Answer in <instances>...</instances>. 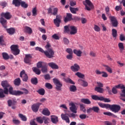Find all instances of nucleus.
I'll return each instance as SVG.
<instances>
[{
    "mask_svg": "<svg viewBox=\"0 0 125 125\" xmlns=\"http://www.w3.org/2000/svg\"><path fill=\"white\" fill-rule=\"evenodd\" d=\"M1 16H2V17H4V18H5V19H7V20H9L12 17L10 13L9 12L2 13L1 14Z\"/></svg>",
    "mask_w": 125,
    "mask_h": 125,
    "instance_id": "obj_15",
    "label": "nucleus"
},
{
    "mask_svg": "<svg viewBox=\"0 0 125 125\" xmlns=\"http://www.w3.org/2000/svg\"><path fill=\"white\" fill-rule=\"evenodd\" d=\"M51 121L52 122H53V124L57 123V122H58V117L54 115H52L51 116Z\"/></svg>",
    "mask_w": 125,
    "mask_h": 125,
    "instance_id": "obj_25",
    "label": "nucleus"
},
{
    "mask_svg": "<svg viewBox=\"0 0 125 125\" xmlns=\"http://www.w3.org/2000/svg\"><path fill=\"white\" fill-rule=\"evenodd\" d=\"M25 29L27 33H28V34H32V33H33V30H32V28H31L30 27L26 26L25 27Z\"/></svg>",
    "mask_w": 125,
    "mask_h": 125,
    "instance_id": "obj_42",
    "label": "nucleus"
},
{
    "mask_svg": "<svg viewBox=\"0 0 125 125\" xmlns=\"http://www.w3.org/2000/svg\"><path fill=\"white\" fill-rule=\"evenodd\" d=\"M20 118H21V120H22L23 122H26L27 121V117L24 116L23 114H20L19 115Z\"/></svg>",
    "mask_w": 125,
    "mask_h": 125,
    "instance_id": "obj_45",
    "label": "nucleus"
},
{
    "mask_svg": "<svg viewBox=\"0 0 125 125\" xmlns=\"http://www.w3.org/2000/svg\"><path fill=\"white\" fill-rule=\"evenodd\" d=\"M37 92L40 95H44V93H45V90L43 88H40L37 90Z\"/></svg>",
    "mask_w": 125,
    "mask_h": 125,
    "instance_id": "obj_35",
    "label": "nucleus"
},
{
    "mask_svg": "<svg viewBox=\"0 0 125 125\" xmlns=\"http://www.w3.org/2000/svg\"><path fill=\"white\" fill-rule=\"evenodd\" d=\"M60 22H61V20L60 19L58 18V16H56V19L54 20V23L56 25L57 27H59L60 25Z\"/></svg>",
    "mask_w": 125,
    "mask_h": 125,
    "instance_id": "obj_19",
    "label": "nucleus"
},
{
    "mask_svg": "<svg viewBox=\"0 0 125 125\" xmlns=\"http://www.w3.org/2000/svg\"><path fill=\"white\" fill-rule=\"evenodd\" d=\"M53 82L56 85V89L57 90H61V88L63 86V84L61 82H60V81H59L57 78H54L53 79Z\"/></svg>",
    "mask_w": 125,
    "mask_h": 125,
    "instance_id": "obj_6",
    "label": "nucleus"
},
{
    "mask_svg": "<svg viewBox=\"0 0 125 125\" xmlns=\"http://www.w3.org/2000/svg\"><path fill=\"white\" fill-rule=\"evenodd\" d=\"M66 51L67 53H69V54H73V50L71 48H67Z\"/></svg>",
    "mask_w": 125,
    "mask_h": 125,
    "instance_id": "obj_64",
    "label": "nucleus"
},
{
    "mask_svg": "<svg viewBox=\"0 0 125 125\" xmlns=\"http://www.w3.org/2000/svg\"><path fill=\"white\" fill-rule=\"evenodd\" d=\"M49 67H51L52 69H59V67H58V65L57 64H55L54 62H50L48 63Z\"/></svg>",
    "mask_w": 125,
    "mask_h": 125,
    "instance_id": "obj_20",
    "label": "nucleus"
},
{
    "mask_svg": "<svg viewBox=\"0 0 125 125\" xmlns=\"http://www.w3.org/2000/svg\"><path fill=\"white\" fill-rule=\"evenodd\" d=\"M118 46L120 50V52H123V50L125 49V47L124 46V43L120 42L118 44Z\"/></svg>",
    "mask_w": 125,
    "mask_h": 125,
    "instance_id": "obj_38",
    "label": "nucleus"
},
{
    "mask_svg": "<svg viewBox=\"0 0 125 125\" xmlns=\"http://www.w3.org/2000/svg\"><path fill=\"white\" fill-rule=\"evenodd\" d=\"M13 4H14L15 6H20L21 2L19 0H13Z\"/></svg>",
    "mask_w": 125,
    "mask_h": 125,
    "instance_id": "obj_34",
    "label": "nucleus"
},
{
    "mask_svg": "<svg viewBox=\"0 0 125 125\" xmlns=\"http://www.w3.org/2000/svg\"><path fill=\"white\" fill-rule=\"evenodd\" d=\"M91 98L93 100H96V101L100 100V101H101L103 100V97H99L97 95H92Z\"/></svg>",
    "mask_w": 125,
    "mask_h": 125,
    "instance_id": "obj_21",
    "label": "nucleus"
},
{
    "mask_svg": "<svg viewBox=\"0 0 125 125\" xmlns=\"http://www.w3.org/2000/svg\"><path fill=\"white\" fill-rule=\"evenodd\" d=\"M64 82L68 83H71V84H75V82L71 80L70 78L64 79Z\"/></svg>",
    "mask_w": 125,
    "mask_h": 125,
    "instance_id": "obj_40",
    "label": "nucleus"
},
{
    "mask_svg": "<svg viewBox=\"0 0 125 125\" xmlns=\"http://www.w3.org/2000/svg\"><path fill=\"white\" fill-rule=\"evenodd\" d=\"M103 66L104 67L105 70L108 72V73H110V74H112L113 73V70H112V68L110 67L108 65L104 64Z\"/></svg>",
    "mask_w": 125,
    "mask_h": 125,
    "instance_id": "obj_29",
    "label": "nucleus"
},
{
    "mask_svg": "<svg viewBox=\"0 0 125 125\" xmlns=\"http://www.w3.org/2000/svg\"><path fill=\"white\" fill-rule=\"evenodd\" d=\"M57 12H58V9L57 8H54L52 12L53 15H56Z\"/></svg>",
    "mask_w": 125,
    "mask_h": 125,
    "instance_id": "obj_56",
    "label": "nucleus"
},
{
    "mask_svg": "<svg viewBox=\"0 0 125 125\" xmlns=\"http://www.w3.org/2000/svg\"><path fill=\"white\" fill-rule=\"evenodd\" d=\"M36 121L39 124H42V123H43V117H37L36 118Z\"/></svg>",
    "mask_w": 125,
    "mask_h": 125,
    "instance_id": "obj_44",
    "label": "nucleus"
},
{
    "mask_svg": "<svg viewBox=\"0 0 125 125\" xmlns=\"http://www.w3.org/2000/svg\"><path fill=\"white\" fill-rule=\"evenodd\" d=\"M104 114L106 116H109L113 117V118H117V115H114V114L110 112H104Z\"/></svg>",
    "mask_w": 125,
    "mask_h": 125,
    "instance_id": "obj_32",
    "label": "nucleus"
},
{
    "mask_svg": "<svg viewBox=\"0 0 125 125\" xmlns=\"http://www.w3.org/2000/svg\"><path fill=\"white\" fill-rule=\"evenodd\" d=\"M1 85L4 88V90L2 89H0V98H3L5 96L4 94H8V91L9 92V88L12 87L6 81H2L1 82ZM3 92L4 94H3Z\"/></svg>",
    "mask_w": 125,
    "mask_h": 125,
    "instance_id": "obj_1",
    "label": "nucleus"
},
{
    "mask_svg": "<svg viewBox=\"0 0 125 125\" xmlns=\"http://www.w3.org/2000/svg\"><path fill=\"white\" fill-rule=\"evenodd\" d=\"M0 22L5 29L7 28V21L6 20L4 19L3 18H1L0 19Z\"/></svg>",
    "mask_w": 125,
    "mask_h": 125,
    "instance_id": "obj_16",
    "label": "nucleus"
},
{
    "mask_svg": "<svg viewBox=\"0 0 125 125\" xmlns=\"http://www.w3.org/2000/svg\"><path fill=\"white\" fill-rule=\"evenodd\" d=\"M42 105V103H38L36 104H33L31 106V108L33 112L37 113V111H39V109L40 108V106Z\"/></svg>",
    "mask_w": 125,
    "mask_h": 125,
    "instance_id": "obj_10",
    "label": "nucleus"
},
{
    "mask_svg": "<svg viewBox=\"0 0 125 125\" xmlns=\"http://www.w3.org/2000/svg\"><path fill=\"white\" fill-rule=\"evenodd\" d=\"M13 123L15 124V125H20V121L18 120L14 119L13 120Z\"/></svg>",
    "mask_w": 125,
    "mask_h": 125,
    "instance_id": "obj_61",
    "label": "nucleus"
},
{
    "mask_svg": "<svg viewBox=\"0 0 125 125\" xmlns=\"http://www.w3.org/2000/svg\"><path fill=\"white\" fill-rule=\"evenodd\" d=\"M43 121H44V124H48L49 119L45 117H43Z\"/></svg>",
    "mask_w": 125,
    "mask_h": 125,
    "instance_id": "obj_59",
    "label": "nucleus"
},
{
    "mask_svg": "<svg viewBox=\"0 0 125 125\" xmlns=\"http://www.w3.org/2000/svg\"><path fill=\"white\" fill-rule=\"evenodd\" d=\"M70 34L71 35H75V34H77V27L74 26H70Z\"/></svg>",
    "mask_w": 125,
    "mask_h": 125,
    "instance_id": "obj_18",
    "label": "nucleus"
},
{
    "mask_svg": "<svg viewBox=\"0 0 125 125\" xmlns=\"http://www.w3.org/2000/svg\"><path fill=\"white\" fill-rule=\"evenodd\" d=\"M14 83L15 85H20V83H21V80L20 78H18L14 80Z\"/></svg>",
    "mask_w": 125,
    "mask_h": 125,
    "instance_id": "obj_31",
    "label": "nucleus"
},
{
    "mask_svg": "<svg viewBox=\"0 0 125 125\" xmlns=\"http://www.w3.org/2000/svg\"><path fill=\"white\" fill-rule=\"evenodd\" d=\"M80 110L81 111H83V113H85V112H86V109H85V107H84L83 104H80Z\"/></svg>",
    "mask_w": 125,
    "mask_h": 125,
    "instance_id": "obj_50",
    "label": "nucleus"
},
{
    "mask_svg": "<svg viewBox=\"0 0 125 125\" xmlns=\"http://www.w3.org/2000/svg\"><path fill=\"white\" fill-rule=\"evenodd\" d=\"M23 92L19 90H13V88L12 87H10L9 88V93L12 94V95H16V96H19L20 95H22L23 94H28L29 93V91L25 88L22 89Z\"/></svg>",
    "mask_w": 125,
    "mask_h": 125,
    "instance_id": "obj_3",
    "label": "nucleus"
},
{
    "mask_svg": "<svg viewBox=\"0 0 125 125\" xmlns=\"http://www.w3.org/2000/svg\"><path fill=\"white\" fill-rule=\"evenodd\" d=\"M92 109L94 112H95V113H99V111H100V109L98 106H93L92 107Z\"/></svg>",
    "mask_w": 125,
    "mask_h": 125,
    "instance_id": "obj_49",
    "label": "nucleus"
},
{
    "mask_svg": "<svg viewBox=\"0 0 125 125\" xmlns=\"http://www.w3.org/2000/svg\"><path fill=\"white\" fill-rule=\"evenodd\" d=\"M39 30L40 32H41V33H42V34H45V33H46L45 29L42 27H39Z\"/></svg>",
    "mask_w": 125,
    "mask_h": 125,
    "instance_id": "obj_60",
    "label": "nucleus"
},
{
    "mask_svg": "<svg viewBox=\"0 0 125 125\" xmlns=\"http://www.w3.org/2000/svg\"><path fill=\"white\" fill-rule=\"evenodd\" d=\"M76 76H77L78 78H80V79H83L84 78V75L82 74L80 72H77L75 74Z\"/></svg>",
    "mask_w": 125,
    "mask_h": 125,
    "instance_id": "obj_43",
    "label": "nucleus"
},
{
    "mask_svg": "<svg viewBox=\"0 0 125 125\" xmlns=\"http://www.w3.org/2000/svg\"><path fill=\"white\" fill-rule=\"evenodd\" d=\"M42 114H43V115H44L45 116H49V115H50V111L48 110V109L45 108L43 109L42 111Z\"/></svg>",
    "mask_w": 125,
    "mask_h": 125,
    "instance_id": "obj_28",
    "label": "nucleus"
},
{
    "mask_svg": "<svg viewBox=\"0 0 125 125\" xmlns=\"http://www.w3.org/2000/svg\"><path fill=\"white\" fill-rule=\"evenodd\" d=\"M20 77L22 78L23 82H27L28 81V75L25 73V70H24L21 72Z\"/></svg>",
    "mask_w": 125,
    "mask_h": 125,
    "instance_id": "obj_9",
    "label": "nucleus"
},
{
    "mask_svg": "<svg viewBox=\"0 0 125 125\" xmlns=\"http://www.w3.org/2000/svg\"><path fill=\"white\" fill-rule=\"evenodd\" d=\"M68 116H69V115L67 114H62L61 117L62 120L65 121L66 123L70 124V119H69V117Z\"/></svg>",
    "mask_w": 125,
    "mask_h": 125,
    "instance_id": "obj_13",
    "label": "nucleus"
},
{
    "mask_svg": "<svg viewBox=\"0 0 125 125\" xmlns=\"http://www.w3.org/2000/svg\"><path fill=\"white\" fill-rule=\"evenodd\" d=\"M95 91L99 92V93H102L103 92V88L100 87H96L95 88Z\"/></svg>",
    "mask_w": 125,
    "mask_h": 125,
    "instance_id": "obj_41",
    "label": "nucleus"
},
{
    "mask_svg": "<svg viewBox=\"0 0 125 125\" xmlns=\"http://www.w3.org/2000/svg\"><path fill=\"white\" fill-rule=\"evenodd\" d=\"M31 83L33 84H38V79L37 78H32L31 79Z\"/></svg>",
    "mask_w": 125,
    "mask_h": 125,
    "instance_id": "obj_48",
    "label": "nucleus"
},
{
    "mask_svg": "<svg viewBox=\"0 0 125 125\" xmlns=\"http://www.w3.org/2000/svg\"><path fill=\"white\" fill-rule=\"evenodd\" d=\"M77 90V87L74 85H72L70 87V91H72V92H75Z\"/></svg>",
    "mask_w": 125,
    "mask_h": 125,
    "instance_id": "obj_47",
    "label": "nucleus"
},
{
    "mask_svg": "<svg viewBox=\"0 0 125 125\" xmlns=\"http://www.w3.org/2000/svg\"><path fill=\"white\" fill-rule=\"evenodd\" d=\"M98 105L101 108H105L106 109H109V106L110 104H103V103H99Z\"/></svg>",
    "mask_w": 125,
    "mask_h": 125,
    "instance_id": "obj_23",
    "label": "nucleus"
},
{
    "mask_svg": "<svg viewBox=\"0 0 125 125\" xmlns=\"http://www.w3.org/2000/svg\"><path fill=\"white\" fill-rule=\"evenodd\" d=\"M73 52L74 54H76L77 56H79V57H81V56H82V54L83 53V52H82V51L77 49L73 50Z\"/></svg>",
    "mask_w": 125,
    "mask_h": 125,
    "instance_id": "obj_24",
    "label": "nucleus"
},
{
    "mask_svg": "<svg viewBox=\"0 0 125 125\" xmlns=\"http://www.w3.org/2000/svg\"><path fill=\"white\" fill-rule=\"evenodd\" d=\"M109 18L111 21L112 26H113V27H118V21H117V19L112 16L109 17Z\"/></svg>",
    "mask_w": 125,
    "mask_h": 125,
    "instance_id": "obj_11",
    "label": "nucleus"
},
{
    "mask_svg": "<svg viewBox=\"0 0 125 125\" xmlns=\"http://www.w3.org/2000/svg\"><path fill=\"white\" fill-rule=\"evenodd\" d=\"M32 70L36 75H41V70L37 67H33Z\"/></svg>",
    "mask_w": 125,
    "mask_h": 125,
    "instance_id": "obj_33",
    "label": "nucleus"
},
{
    "mask_svg": "<svg viewBox=\"0 0 125 125\" xmlns=\"http://www.w3.org/2000/svg\"><path fill=\"white\" fill-rule=\"evenodd\" d=\"M120 40L121 41V42H124V41H125V36L124 35V34H121L120 35Z\"/></svg>",
    "mask_w": 125,
    "mask_h": 125,
    "instance_id": "obj_63",
    "label": "nucleus"
},
{
    "mask_svg": "<svg viewBox=\"0 0 125 125\" xmlns=\"http://www.w3.org/2000/svg\"><path fill=\"white\" fill-rule=\"evenodd\" d=\"M11 49L14 55H18L20 53V50L18 49V45H12L11 46Z\"/></svg>",
    "mask_w": 125,
    "mask_h": 125,
    "instance_id": "obj_7",
    "label": "nucleus"
},
{
    "mask_svg": "<svg viewBox=\"0 0 125 125\" xmlns=\"http://www.w3.org/2000/svg\"><path fill=\"white\" fill-rule=\"evenodd\" d=\"M31 59H32V55L30 54H26L25 55V57L24 59V62L26 64H29V63L31 62Z\"/></svg>",
    "mask_w": 125,
    "mask_h": 125,
    "instance_id": "obj_12",
    "label": "nucleus"
},
{
    "mask_svg": "<svg viewBox=\"0 0 125 125\" xmlns=\"http://www.w3.org/2000/svg\"><path fill=\"white\" fill-rule=\"evenodd\" d=\"M45 86L46 88H48V89H52L53 86L50 83H46L45 84Z\"/></svg>",
    "mask_w": 125,
    "mask_h": 125,
    "instance_id": "obj_46",
    "label": "nucleus"
},
{
    "mask_svg": "<svg viewBox=\"0 0 125 125\" xmlns=\"http://www.w3.org/2000/svg\"><path fill=\"white\" fill-rule=\"evenodd\" d=\"M70 68L73 72H78V71L80 70V65L75 63L73 65L71 66Z\"/></svg>",
    "mask_w": 125,
    "mask_h": 125,
    "instance_id": "obj_14",
    "label": "nucleus"
},
{
    "mask_svg": "<svg viewBox=\"0 0 125 125\" xmlns=\"http://www.w3.org/2000/svg\"><path fill=\"white\" fill-rule=\"evenodd\" d=\"M81 102L84 103V104H87V105L91 104V102H90L88 99H82Z\"/></svg>",
    "mask_w": 125,
    "mask_h": 125,
    "instance_id": "obj_27",
    "label": "nucleus"
},
{
    "mask_svg": "<svg viewBox=\"0 0 125 125\" xmlns=\"http://www.w3.org/2000/svg\"><path fill=\"white\" fill-rule=\"evenodd\" d=\"M102 77H103V78H107L108 74L107 73V72L102 71Z\"/></svg>",
    "mask_w": 125,
    "mask_h": 125,
    "instance_id": "obj_57",
    "label": "nucleus"
},
{
    "mask_svg": "<svg viewBox=\"0 0 125 125\" xmlns=\"http://www.w3.org/2000/svg\"><path fill=\"white\" fill-rule=\"evenodd\" d=\"M7 33L10 35H13L14 33H15V29L14 28H10L6 29Z\"/></svg>",
    "mask_w": 125,
    "mask_h": 125,
    "instance_id": "obj_30",
    "label": "nucleus"
},
{
    "mask_svg": "<svg viewBox=\"0 0 125 125\" xmlns=\"http://www.w3.org/2000/svg\"><path fill=\"white\" fill-rule=\"evenodd\" d=\"M83 4L85 5V9L88 11H90L93 8V4L90 0H85V1H83Z\"/></svg>",
    "mask_w": 125,
    "mask_h": 125,
    "instance_id": "obj_4",
    "label": "nucleus"
},
{
    "mask_svg": "<svg viewBox=\"0 0 125 125\" xmlns=\"http://www.w3.org/2000/svg\"><path fill=\"white\" fill-rule=\"evenodd\" d=\"M21 4L22 7H23L24 8H27V7H28V4L26 3L24 1L21 2Z\"/></svg>",
    "mask_w": 125,
    "mask_h": 125,
    "instance_id": "obj_53",
    "label": "nucleus"
},
{
    "mask_svg": "<svg viewBox=\"0 0 125 125\" xmlns=\"http://www.w3.org/2000/svg\"><path fill=\"white\" fill-rule=\"evenodd\" d=\"M72 14L67 13L66 17L64 18V22H65V23H67V22L71 21V20H72Z\"/></svg>",
    "mask_w": 125,
    "mask_h": 125,
    "instance_id": "obj_17",
    "label": "nucleus"
},
{
    "mask_svg": "<svg viewBox=\"0 0 125 125\" xmlns=\"http://www.w3.org/2000/svg\"><path fill=\"white\" fill-rule=\"evenodd\" d=\"M69 106H70L69 107L70 111L72 112V113H74V114H77V110H78V108H77L75 104L71 102L69 103Z\"/></svg>",
    "mask_w": 125,
    "mask_h": 125,
    "instance_id": "obj_8",
    "label": "nucleus"
},
{
    "mask_svg": "<svg viewBox=\"0 0 125 125\" xmlns=\"http://www.w3.org/2000/svg\"><path fill=\"white\" fill-rule=\"evenodd\" d=\"M42 73H47V64L43 63V66L41 67Z\"/></svg>",
    "mask_w": 125,
    "mask_h": 125,
    "instance_id": "obj_26",
    "label": "nucleus"
},
{
    "mask_svg": "<svg viewBox=\"0 0 125 125\" xmlns=\"http://www.w3.org/2000/svg\"><path fill=\"white\" fill-rule=\"evenodd\" d=\"M108 109H110L114 113H118L120 110H121V106L117 104H109Z\"/></svg>",
    "mask_w": 125,
    "mask_h": 125,
    "instance_id": "obj_5",
    "label": "nucleus"
},
{
    "mask_svg": "<svg viewBox=\"0 0 125 125\" xmlns=\"http://www.w3.org/2000/svg\"><path fill=\"white\" fill-rule=\"evenodd\" d=\"M63 42L64 44L68 45V43H70V41H69V40L66 38H63Z\"/></svg>",
    "mask_w": 125,
    "mask_h": 125,
    "instance_id": "obj_52",
    "label": "nucleus"
},
{
    "mask_svg": "<svg viewBox=\"0 0 125 125\" xmlns=\"http://www.w3.org/2000/svg\"><path fill=\"white\" fill-rule=\"evenodd\" d=\"M0 5L3 6V7H5L6 5H7V3L5 1H2L0 2Z\"/></svg>",
    "mask_w": 125,
    "mask_h": 125,
    "instance_id": "obj_62",
    "label": "nucleus"
},
{
    "mask_svg": "<svg viewBox=\"0 0 125 125\" xmlns=\"http://www.w3.org/2000/svg\"><path fill=\"white\" fill-rule=\"evenodd\" d=\"M70 10L71 13H73V14H76L77 11H79V8L70 7Z\"/></svg>",
    "mask_w": 125,
    "mask_h": 125,
    "instance_id": "obj_37",
    "label": "nucleus"
},
{
    "mask_svg": "<svg viewBox=\"0 0 125 125\" xmlns=\"http://www.w3.org/2000/svg\"><path fill=\"white\" fill-rule=\"evenodd\" d=\"M94 29L96 32H100V27L98 25H94Z\"/></svg>",
    "mask_w": 125,
    "mask_h": 125,
    "instance_id": "obj_54",
    "label": "nucleus"
},
{
    "mask_svg": "<svg viewBox=\"0 0 125 125\" xmlns=\"http://www.w3.org/2000/svg\"><path fill=\"white\" fill-rule=\"evenodd\" d=\"M112 37L113 38H117V37L118 36V33H117V30L115 29H112Z\"/></svg>",
    "mask_w": 125,
    "mask_h": 125,
    "instance_id": "obj_39",
    "label": "nucleus"
},
{
    "mask_svg": "<svg viewBox=\"0 0 125 125\" xmlns=\"http://www.w3.org/2000/svg\"><path fill=\"white\" fill-rule=\"evenodd\" d=\"M78 82L81 83L82 86H84V87L87 86L88 85V83L86 81H84L82 79H79Z\"/></svg>",
    "mask_w": 125,
    "mask_h": 125,
    "instance_id": "obj_22",
    "label": "nucleus"
},
{
    "mask_svg": "<svg viewBox=\"0 0 125 125\" xmlns=\"http://www.w3.org/2000/svg\"><path fill=\"white\" fill-rule=\"evenodd\" d=\"M79 118L81 120H84V119H86V115H85V114H81L79 116Z\"/></svg>",
    "mask_w": 125,
    "mask_h": 125,
    "instance_id": "obj_58",
    "label": "nucleus"
},
{
    "mask_svg": "<svg viewBox=\"0 0 125 125\" xmlns=\"http://www.w3.org/2000/svg\"><path fill=\"white\" fill-rule=\"evenodd\" d=\"M32 15L33 16H37V8L36 7L32 9Z\"/></svg>",
    "mask_w": 125,
    "mask_h": 125,
    "instance_id": "obj_55",
    "label": "nucleus"
},
{
    "mask_svg": "<svg viewBox=\"0 0 125 125\" xmlns=\"http://www.w3.org/2000/svg\"><path fill=\"white\" fill-rule=\"evenodd\" d=\"M35 50L42 53H44L47 58H52L54 57V51H53L52 48H49L47 51H45L42 48L40 47H36Z\"/></svg>",
    "mask_w": 125,
    "mask_h": 125,
    "instance_id": "obj_2",
    "label": "nucleus"
},
{
    "mask_svg": "<svg viewBox=\"0 0 125 125\" xmlns=\"http://www.w3.org/2000/svg\"><path fill=\"white\" fill-rule=\"evenodd\" d=\"M2 56L3 59L4 60H8V59H9V56L8 55V54H7L6 52L2 53Z\"/></svg>",
    "mask_w": 125,
    "mask_h": 125,
    "instance_id": "obj_36",
    "label": "nucleus"
},
{
    "mask_svg": "<svg viewBox=\"0 0 125 125\" xmlns=\"http://www.w3.org/2000/svg\"><path fill=\"white\" fill-rule=\"evenodd\" d=\"M43 63H46L44 62H39L37 63V67L38 68H42V66H43Z\"/></svg>",
    "mask_w": 125,
    "mask_h": 125,
    "instance_id": "obj_51",
    "label": "nucleus"
}]
</instances>
